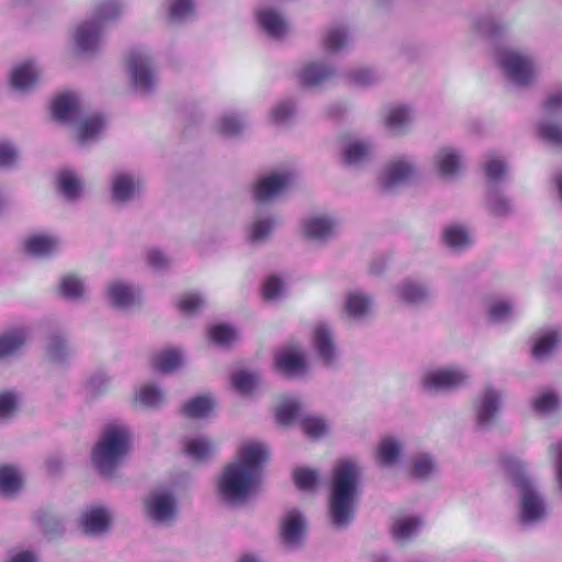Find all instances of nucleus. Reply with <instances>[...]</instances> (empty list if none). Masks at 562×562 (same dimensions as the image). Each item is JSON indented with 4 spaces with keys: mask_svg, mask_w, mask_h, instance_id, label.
Here are the masks:
<instances>
[{
    "mask_svg": "<svg viewBox=\"0 0 562 562\" xmlns=\"http://www.w3.org/2000/svg\"><path fill=\"white\" fill-rule=\"evenodd\" d=\"M270 458L269 446L258 439L241 440L231 458L216 473L213 492L226 506L244 505L256 492L263 465Z\"/></svg>",
    "mask_w": 562,
    "mask_h": 562,
    "instance_id": "obj_1",
    "label": "nucleus"
},
{
    "mask_svg": "<svg viewBox=\"0 0 562 562\" xmlns=\"http://www.w3.org/2000/svg\"><path fill=\"white\" fill-rule=\"evenodd\" d=\"M361 463L351 458L337 460L329 474L327 506L330 521L341 528L353 518L361 494Z\"/></svg>",
    "mask_w": 562,
    "mask_h": 562,
    "instance_id": "obj_2",
    "label": "nucleus"
},
{
    "mask_svg": "<svg viewBox=\"0 0 562 562\" xmlns=\"http://www.w3.org/2000/svg\"><path fill=\"white\" fill-rule=\"evenodd\" d=\"M499 465L517 492V519L524 526L544 521L551 507L537 482L530 475L529 464L519 457L504 454Z\"/></svg>",
    "mask_w": 562,
    "mask_h": 562,
    "instance_id": "obj_3",
    "label": "nucleus"
},
{
    "mask_svg": "<svg viewBox=\"0 0 562 562\" xmlns=\"http://www.w3.org/2000/svg\"><path fill=\"white\" fill-rule=\"evenodd\" d=\"M494 64L512 87L528 89L537 85L540 70L536 57L528 50L504 46L494 53Z\"/></svg>",
    "mask_w": 562,
    "mask_h": 562,
    "instance_id": "obj_4",
    "label": "nucleus"
},
{
    "mask_svg": "<svg viewBox=\"0 0 562 562\" xmlns=\"http://www.w3.org/2000/svg\"><path fill=\"white\" fill-rule=\"evenodd\" d=\"M131 442L132 432L127 425H106L92 450V464L101 474H112L130 451Z\"/></svg>",
    "mask_w": 562,
    "mask_h": 562,
    "instance_id": "obj_5",
    "label": "nucleus"
},
{
    "mask_svg": "<svg viewBox=\"0 0 562 562\" xmlns=\"http://www.w3.org/2000/svg\"><path fill=\"white\" fill-rule=\"evenodd\" d=\"M123 68L130 87L142 97L153 94L159 86V74L153 50L135 46L123 56Z\"/></svg>",
    "mask_w": 562,
    "mask_h": 562,
    "instance_id": "obj_6",
    "label": "nucleus"
},
{
    "mask_svg": "<svg viewBox=\"0 0 562 562\" xmlns=\"http://www.w3.org/2000/svg\"><path fill=\"white\" fill-rule=\"evenodd\" d=\"M471 379L465 366L450 362L424 368L418 378V386L428 395L448 394L464 389Z\"/></svg>",
    "mask_w": 562,
    "mask_h": 562,
    "instance_id": "obj_7",
    "label": "nucleus"
},
{
    "mask_svg": "<svg viewBox=\"0 0 562 562\" xmlns=\"http://www.w3.org/2000/svg\"><path fill=\"white\" fill-rule=\"evenodd\" d=\"M144 192V181L134 171L117 169L108 180V198L116 209H126L138 202Z\"/></svg>",
    "mask_w": 562,
    "mask_h": 562,
    "instance_id": "obj_8",
    "label": "nucleus"
},
{
    "mask_svg": "<svg viewBox=\"0 0 562 562\" xmlns=\"http://www.w3.org/2000/svg\"><path fill=\"white\" fill-rule=\"evenodd\" d=\"M307 529L308 519L306 514L296 506H289L282 510L278 519V542L284 550H300L304 544Z\"/></svg>",
    "mask_w": 562,
    "mask_h": 562,
    "instance_id": "obj_9",
    "label": "nucleus"
},
{
    "mask_svg": "<svg viewBox=\"0 0 562 562\" xmlns=\"http://www.w3.org/2000/svg\"><path fill=\"white\" fill-rule=\"evenodd\" d=\"M311 348L319 363L329 370H336L341 363V352L336 339L334 327L318 321L310 329Z\"/></svg>",
    "mask_w": 562,
    "mask_h": 562,
    "instance_id": "obj_10",
    "label": "nucleus"
},
{
    "mask_svg": "<svg viewBox=\"0 0 562 562\" xmlns=\"http://www.w3.org/2000/svg\"><path fill=\"white\" fill-rule=\"evenodd\" d=\"M311 362L304 347L289 341L279 347L273 356V369L289 379H301L311 372Z\"/></svg>",
    "mask_w": 562,
    "mask_h": 562,
    "instance_id": "obj_11",
    "label": "nucleus"
},
{
    "mask_svg": "<svg viewBox=\"0 0 562 562\" xmlns=\"http://www.w3.org/2000/svg\"><path fill=\"white\" fill-rule=\"evenodd\" d=\"M177 514V499L169 488H155L143 499V515L154 525L168 526L176 520Z\"/></svg>",
    "mask_w": 562,
    "mask_h": 562,
    "instance_id": "obj_12",
    "label": "nucleus"
},
{
    "mask_svg": "<svg viewBox=\"0 0 562 562\" xmlns=\"http://www.w3.org/2000/svg\"><path fill=\"white\" fill-rule=\"evenodd\" d=\"M504 392L493 383H485L472 400V413L480 428L494 425L502 409Z\"/></svg>",
    "mask_w": 562,
    "mask_h": 562,
    "instance_id": "obj_13",
    "label": "nucleus"
},
{
    "mask_svg": "<svg viewBox=\"0 0 562 562\" xmlns=\"http://www.w3.org/2000/svg\"><path fill=\"white\" fill-rule=\"evenodd\" d=\"M296 172L290 167H280L260 176L252 184V198L257 202L268 203L282 193L294 182Z\"/></svg>",
    "mask_w": 562,
    "mask_h": 562,
    "instance_id": "obj_14",
    "label": "nucleus"
},
{
    "mask_svg": "<svg viewBox=\"0 0 562 562\" xmlns=\"http://www.w3.org/2000/svg\"><path fill=\"white\" fill-rule=\"evenodd\" d=\"M19 247L26 257L47 260L59 255L63 248V238L56 232L38 229L25 234L21 238Z\"/></svg>",
    "mask_w": 562,
    "mask_h": 562,
    "instance_id": "obj_15",
    "label": "nucleus"
},
{
    "mask_svg": "<svg viewBox=\"0 0 562 562\" xmlns=\"http://www.w3.org/2000/svg\"><path fill=\"white\" fill-rule=\"evenodd\" d=\"M42 76L43 68L37 59H20L8 71V88L15 95H27L38 86Z\"/></svg>",
    "mask_w": 562,
    "mask_h": 562,
    "instance_id": "obj_16",
    "label": "nucleus"
},
{
    "mask_svg": "<svg viewBox=\"0 0 562 562\" xmlns=\"http://www.w3.org/2000/svg\"><path fill=\"white\" fill-rule=\"evenodd\" d=\"M341 225L339 215L331 211H319L305 216L300 223V235L307 240L327 243L334 238Z\"/></svg>",
    "mask_w": 562,
    "mask_h": 562,
    "instance_id": "obj_17",
    "label": "nucleus"
},
{
    "mask_svg": "<svg viewBox=\"0 0 562 562\" xmlns=\"http://www.w3.org/2000/svg\"><path fill=\"white\" fill-rule=\"evenodd\" d=\"M419 167L416 157L397 155L391 157L382 167L379 181L385 189H393L417 178Z\"/></svg>",
    "mask_w": 562,
    "mask_h": 562,
    "instance_id": "obj_18",
    "label": "nucleus"
},
{
    "mask_svg": "<svg viewBox=\"0 0 562 562\" xmlns=\"http://www.w3.org/2000/svg\"><path fill=\"white\" fill-rule=\"evenodd\" d=\"M103 43V27L97 21L89 18L76 24L69 33V44L71 48L85 56L97 54Z\"/></svg>",
    "mask_w": 562,
    "mask_h": 562,
    "instance_id": "obj_19",
    "label": "nucleus"
},
{
    "mask_svg": "<svg viewBox=\"0 0 562 562\" xmlns=\"http://www.w3.org/2000/svg\"><path fill=\"white\" fill-rule=\"evenodd\" d=\"M168 393L158 382L144 381L133 386L127 396L128 405L139 411H158L166 403Z\"/></svg>",
    "mask_w": 562,
    "mask_h": 562,
    "instance_id": "obj_20",
    "label": "nucleus"
},
{
    "mask_svg": "<svg viewBox=\"0 0 562 562\" xmlns=\"http://www.w3.org/2000/svg\"><path fill=\"white\" fill-rule=\"evenodd\" d=\"M375 302L371 293L362 289L348 290L341 303V316L352 323H363L374 313Z\"/></svg>",
    "mask_w": 562,
    "mask_h": 562,
    "instance_id": "obj_21",
    "label": "nucleus"
},
{
    "mask_svg": "<svg viewBox=\"0 0 562 562\" xmlns=\"http://www.w3.org/2000/svg\"><path fill=\"white\" fill-rule=\"evenodd\" d=\"M436 173L445 180H453L463 170L464 155L461 147L453 144L439 146L431 159Z\"/></svg>",
    "mask_w": 562,
    "mask_h": 562,
    "instance_id": "obj_22",
    "label": "nucleus"
},
{
    "mask_svg": "<svg viewBox=\"0 0 562 562\" xmlns=\"http://www.w3.org/2000/svg\"><path fill=\"white\" fill-rule=\"evenodd\" d=\"M103 292L108 304L116 310H132L143 300L142 288L120 279L109 281Z\"/></svg>",
    "mask_w": 562,
    "mask_h": 562,
    "instance_id": "obj_23",
    "label": "nucleus"
},
{
    "mask_svg": "<svg viewBox=\"0 0 562 562\" xmlns=\"http://www.w3.org/2000/svg\"><path fill=\"white\" fill-rule=\"evenodd\" d=\"M415 121V109L408 103L392 104L381 114L383 128L392 136L400 137L409 133Z\"/></svg>",
    "mask_w": 562,
    "mask_h": 562,
    "instance_id": "obj_24",
    "label": "nucleus"
},
{
    "mask_svg": "<svg viewBox=\"0 0 562 562\" xmlns=\"http://www.w3.org/2000/svg\"><path fill=\"white\" fill-rule=\"evenodd\" d=\"M374 144L370 138L349 137L340 146L339 159L344 167L360 169L373 156Z\"/></svg>",
    "mask_w": 562,
    "mask_h": 562,
    "instance_id": "obj_25",
    "label": "nucleus"
},
{
    "mask_svg": "<svg viewBox=\"0 0 562 562\" xmlns=\"http://www.w3.org/2000/svg\"><path fill=\"white\" fill-rule=\"evenodd\" d=\"M32 327L25 322L7 325L0 331V360L19 353L31 340Z\"/></svg>",
    "mask_w": 562,
    "mask_h": 562,
    "instance_id": "obj_26",
    "label": "nucleus"
},
{
    "mask_svg": "<svg viewBox=\"0 0 562 562\" xmlns=\"http://www.w3.org/2000/svg\"><path fill=\"white\" fill-rule=\"evenodd\" d=\"M255 19L259 29L271 38L282 40L290 32L285 15L273 5H258L255 10Z\"/></svg>",
    "mask_w": 562,
    "mask_h": 562,
    "instance_id": "obj_27",
    "label": "nucleus"
},
{
    "mask_svg": "<svg viewBox=\"0 0 562 562\" xmlns=\"http://www.w3.org/2000/svg\"><path fill=\"white\" fill-rule=\"evenodd\" d=\"M113 520L112 510L103 505H89L85 507L78 518V528L89 536H99L106 532Z\"/></svg>",
    "mask_w": 562,
    "mask_h": 562,
    "instance_id": "obj_28",
    "label": "nucleus"
},
{
    "mask_svg": "<svg viewBox=\"0 0 562 562\" xmlns=\"http://www.w3.org/2000/svg\"><path fill=\"white\" fill-rule=\"evenodd\" d=\"M404 440L393 434L382 436L373 448V460L382 469L397 468L404 456Z\"/></svg>",
    "mask_w": 562,
    "mask_h": 562,
    "instance_id": "obj_29",
    "label": "nucleus"
},
{
    "mask_svg": "<svg viewBox=\"0 0 562 562\" xmlns=\"http://www.w3.org/2000/svg\"><path fill=\"white\" fill-rule=\"evenodd\" d=\"M149 366L160 374H173L187 366L186 350L182 346H165L150 355Z\"/></svg>",
    "mask_w": 562,
    "mask_h": 562,
    "instance_id": "obj_30",
    "label": "nucleus"
},
{
    "mask_svg": "<svg viewBox=\"0 0 562 562\" xmlns=\"http://www.w3.org/2000/svg\"><path fill=\"white\" fill-rule=\"evenodd\" d=\"M81 97L72 91L63 92L52 101V114L55 120L70 124L71 128L83 116Z\"/></svg>",
    "mask_w": 562,
    "mask_h": 562,
    "instance_id": "obj_31",
    "label": "nucleus"
},
{
    "mask_svg": "<svg viewBox=\"0 0 562 562\" xmlns=\"http://www.w3.org/2000/svg\"><path fill=\"white\" fill-rule=\"evenodd\" d=\"M182 451L184 456L194 463L209 462L218 451V442L215 438L195 434L183 439Z\"/></svg>",
    "mask_w": 562,
    "mask_h": 562,
    "instance_id": "obj_32",
    "label": "nucleus"
},
{
    "mask_svg": "<svg viewBox=\"0 0 562 562\" xmlns=\"http://www.w3.org/2000/svg\"><path fill=\"white\" fill-rule=\"evenodd\" d=\"M336 75V67L331 63L316 59L304 61L296 71V78L304 87L322 86Z\"/></svg>",
    "mask_w": 562,
    "mask_h": 562,
    "instance_id": "obj_33",
    "label": "nucleus"
},
{
    "mask_svg": "<svg viewBox=\"0 0 562 562\" xmlns=\"http://www.w3.org/2000/svg\"><path fill=\"white\" fill-rule=\"evenodd\" d=\"M278 225V220L270 213H256L245 226L247 243L260 246L268 243Z\"/></svg>",
    "mask_w": 562,
    "mask_h": 562,
    "instance_id": "obj_34",
    "label": "nucleus"
},
{
    "mask_svg": "<svg viewBox=\"0 0 562 562\" xmlns=\"http://www.w3.org/2000/svg\"><path fill=\"white\" fill-rule=\"evenodd\" d=\"M72 356L68 338L60 333L50 334L44 346V361L50 369L68 364Z\"/></svg>",
    "mask_w": 562,
    "mask_h": 562,
    "instance_id": "obj_35",
    "label": "nucleus"
},
{
    "mask_svg": "<svg viewBox=\"0 0 562 562\" xmlns=\"http://www.w3.org/2000/svg\"><path fill=\"white\" fill-rule=\"evenodd\" d=\"M561 396L552 389H541L528 398L529 411L540 418H550L561 411Z\"/></svg>",
    "mask_w": 562,
    "mask_h": 562,
    "instance_id": "obj_36",
    "label": "nucleus"
},
{
    "mask_svg": "<svg viewBox=\"0 0 562 562\" xmlns=\"http://www.w3.org/2000/svg\"><path fill=\"white\" fill-rule=\"evenodd\" d=\"M105 120L100 114H86L72 127V137L80 146L97 140L105 128Z\"/></svg>",
    "mask_w": 562,
    "mask_h": 562,
    "instance_id": "obj_37",
    "label": "nucleus"
},
{
    "mask_svg": "<svg viewBox=\"0 0 562 562\" xmlns=\"http://www.w3.org/2000/svg\"><path fill=\"white\" fill-rule=\"evenodd\" d=\"M302 402L299 396L282 394L276 397L272 412L274 423L281 427L289 428L299 418Z\"/></svg>",
    "mask_w": 562,
    "mask_h": 562,
    "instance_id": "obj_38",
    "label": "nucleus"
},
{
    "mask_svg": "<svg viewBox=\"0 0 562 562\" xmlns=\"http://www.w3.org/2000/svg\"><path fill=\"white\" fill-rule=\"evenodd\" d=\"M431 289L424 282L405 279L392 288L393 296L403 303L419 304L431 296Z\"/></svg>",
    "mask_w": 562,
    "mask_h": 562,
    "instance_id": "obj_39",
    "label": "nucleus"
},
{
    "mask_svg": "<svg viewBox=\"0 0 562 562\" xmlns=\"http://www.w3.org/2000/svg\"><path fill=\"white\" fill-rule=\"evenodd\" d=\"M352 41L351 32L345 24H330L322 33L321 45L325 52L335 55L346 49Z\"/></svg>",
    "mask_w": 562,
    "mask_h": 562,
    "instance_id": "obj_40",
    "label": "nucleus"
},
{
    "mask_svg": "<svg viewBox=\"0 0 562 562\" xmlns=\"http://www.w3.org/2000/svg\"><path fill=\"white\" fill-rule=\"evenodd\" d=\"M161 12L167 25L184 24L195 15V0H166Z\"/></svg>",
    "mask_w": 562,
    "mask_h": 562,
    "instance_id": "obj_41",
    "label": "nucleus"
},
{
    "mask_svg": "<svg viewBox=\"0 0 562 562\" xmlns=\"http://www.w3.org/2000/svg\"><path fill=\"white\" fill-rule=\"evenodd\" d=\"M56 181L59 192L67 201L74 202L85 196V181L76 170L69 168L60 170Z\"/></svg>",
    "mask_w": 562,
    "mask_h": 562,
    "instance_id": "obj_42",
    "label": "nucleus"
},
{
    "mask_svg": "<svg viewBox=\"0 0 562 562\" xmlns=\"http://www.w3.org/2000/svg\"><path fill=\"white\" fill-rule=\"evenodd\" d=\"M55 293L71 302L82 301L87 299L86 281L77 273L67 272L58 279Z\"/></svg>",
    "mask_w": 562,
    "mask_h": 562,
    "instance_id": "obj_43",
    "label": "nucleus"
},
{
    "mask_svg": "<svg viewBox=\"0 0 562 562\" xmlns=\"http://www.w3.org/2000/svg\"><path fill=\"white\" fill-rule=\"evenodd\" d=\"M518 308L510 297H492L485 304V315L490 323L506 324L515 318Z\"/></svg>",
    "mask_w": 562,
    "mask_h": 562,
    "instance_id": "obj_44",
    "label": "nucleus"
},
{
    "mask_svg": "<svg viewBox=\"0 0 562 562\" xmlns=\"http://www.w3.org/2000/svg\"><path fill=\"white\" fill-rule=\"evenodd\" d=\"M217 407V398L212 392H204L187 400L182 405V412L196 419L210 418Z\"/></svg>",
    "mask_w": 562,
    "mask_h": 562,
    "instance_id": "obj_45",
    "label": "nucleus"
},
{
    "mask_svg": "<svg viewBox=\"0 0 562 562\" xmlns=\"http://www.w3.org/2000/svg\"><path fill=\"white\" fill-rule=\"evenodd\" d=\"M441 238L445 246L457 252L465 250L473 244L471 231L460 223H451L443 227Z\"/></svg>",
    "mask_w": 562,
    "mask_h": 562,
    "instance_id": "obj_46",
    "label": "nucleus"
},
{
    "mask_svg": "<svg viewBox=\"0 0 562 562\" xmlns=\"http://www.w3.org/2000/svg\"><path fill=\"white\" fill-rule=\"evenodd\" d=\"M423 520L419 516L412 514H400L394 517L391 525L393 538L401 543L413 539L419 531Z\"/></svg>",
    "mask_w": 562,
    "mask_h": 562,
    "instance_id": "obj_47",
    "label": "nucleus"
},
{
    "mask_svg": "<svg viewBox=\"0 0 562 562\" xmlns=\"http://www.w3.org/2000/svg\"><path fill=\"white\" fill-rule=\"evenodd\" d=\"M24 474L13 464H0V495L12 498L23 488Z\"/></svg>",
    "mask_w": 562,
    "mask_h": 562,
    "instance_id": "obj_48",
    "label": "nucleus"
},
{
    "mask_svg": "<svg viewBox=\"0 0 562 562\" xmlns=\"http://www.w3.org/2000/svg\"><path fill=\"white\" fill-rule=\"evenodd\" d=\"M296 115V104L293 100L282 99L274 102L268 110L266 120L270 126L288 127Z\"/></svg>",
    "mask_w": 562,
    "mask_h": 562,
    "instance_id": "obj_49",
    "label": "nucleus"
},
{
    "mask_svg": "<svg viewBox=\"0 0 562 562\" xmlns=\"http://www.w3.org/2000/svg\"><path fill=\"white\" fill-rule=\"evenodd\" d=\"M302 432L311 440H323L331 434V423L319 414H305L300 418Z\"/></svg>",
    "mask_w": 562,
    "mask_h": 562,
    "instance_id": "obj_50",
    "label": "nucleus"
},
{
    "mask_svg": "<svg viewBox=\"0 0 562 562\" xmlns=\"http://www.w3.org/2000/svg\"><path fill=\"white\" fill-rule=\"evenodd\" d=\"M206 340L218 348H228L238 340V330L226 323L211 324L205 329Z\"/></svg>",
    "mask_w": 562,
    "mask_h": 562,
    "instance_id": "obj_51",
    "label": "nucleus"
},
{
    "mask_svg": "<svg viewBox=\"0 0 562 562\" xmlns=\"http://www.w3.org/2000/svg\"><path fill=\"white\" fill-rule=\"evenodd\" d=\"M179 313L192 316L202 312L207 305V297L201 291H186L177 295L173 302Z\"/></svg>",
    "mask_w": 562,
    "mask_h": 562,
    "instance_id": "obj_52",
    "label": "nucleus"
},
{
    "mask_svg": "<svg viewBox=\"0 0 562 562\" xmlns=\"http://www.w3.org/2000/svg\"><path fill=\"white\" fill-rule=\"evenodd\" d=\"M289 294L285 279L277 274L268 276L260 285L261 299L268 303H279L286 299Z\"/></svg>",
    "mask_w": 562,
    "mask_h": 562,
    "instance_id": "obj_53",
    "label": "nucleus"
},
{
    "mask_svg": "<svg viewBox=\"0 0 562 562\" xmlns=\"http://www.w3.org/2000/svg\"><path fill=\"white\" fill-rule=\"evenodd\" d=\"M482 166L485 179L491 186L502 182L507 175L505 157L497 151L486 153Z\"/></svg>",
    "mask_w": 562,
    "mask_h": 562,
    "instance_id": "obj_54",
    "label": "nucleus"
},
{
    "mask_svg": "<svg viewBox=\"0 0 562 562\" xmlns=\"http://www.w3.org/2000/svg\"><path fill=\"white\" fill-rule=\"evenodd\" d=\"M247 127L246 119L234 112H226L218 115L214 122V130L225 137L239 136Z\"/></svg>",
    "mask_w": 562,
    "mask_h": 562,
    "instance_id": "obj_55",
    "label": "nucleus"
},
{
    "mask_svg": "<svg viewBox=\"0 0 562 562\" xmlns=\"http://www.w3.org/2000/svg\"><path fill=\"white\" fill-rule=\"evenodd\" d=\"M295 487L305 493H314L321 485L318 469L310 465H297L292 470Z\"/></svg>",
    "mask_w": 562,
    "mask_h": 562,
    "instance_id": "obj_56",
    "label": "nucleus"
},
{
    "mask_svg": "<svg viewBox=\"0 0 562 562\" xmlns=\"http://www.w3.org/2000/svg\"><path fill=\"white\" fill-rule=\"evenodd\" d=\"M143 260L154 273L168 271L173 265L171 256L159 246L146 247L143 251Z\"/></svg>",
    "mask_w": 562,
    "mask_h": 562,
    "instance_id": "obj_57",
    "label": "nucleus"
},
{
    "mask_svg": "<svg viewBox=\"0 0 562 562\" xmlns=\"http://www.w3.org/2000/svg\"><path fill=\"white\" fill-rule=\"evenodd\" d=\"M229 382L237 394L249 397L258 387L259 378L252 371L240 369L232 373Z\"/></svg>",
    "mask_w": 562,
    "mask_h": 562,
    "instance_id": "obj_58",
    "label": "nucleus"
},
{
    "mask_svg": "<svg viewBox=\"0 0 562 562\" xmlns=\"http://www.w3.org/2000/svg\"><path fill=\"white\" fill-rule=\"evenodd\" d=\"M562 340V335L558 330H548L540 334L533 342L532 356L538 360L549 358Z\"/></svg>",
    "mask_w": 562,
    "mask_h": 562,
    "instance_id": "obj_59",
    "label": "nucleus"
},
{
    "mask_svg": "<svg viewBox=\"0 0 562 562\" xmlns=\"http://www.w3.org/2000/svg\"><path fill=\"white\" fill-rule=\"evenodd\" d=\"M536 133L539 138L551 146H562V123L559 120L542 117L536 125Z\"/></svg>",
    "mask_w": 562,
    "mask_h": 562,
    "instance_id": "obj_60",
    "label": "nucleus"
},
{
    "mask_svg": "<svg viewBox=\"0 0 562 562\" xmlns=\"http://www.w3.org/2000/svg\"><path fill=\"white\" fill-rule=\"evenodd\" d=\"M382 74L371 66H357L348 71L349 82L359 88L376 86L382 81Z\"/></svg>",
    "mask_w": 562,
    "mask_h": 562,
    "instance_id": "obj_61",
    "label": "nucleus"
},
{
    "mask_svg": "<svg viewBox=\"0 0 562 562\" xmlns=\"http://www.w3.org/2000/svg\"><path fill=\"white\" fill-rule=\"evenodd\" d=\"M438 472V464L432 456L419 453L412 458L409 473L419 480H428Z\"/></svg>",
    "mask_w": 562,
    "mask_h": 562,
    "instance_id": "obj_62",
    "label": "nucleus"
},
{
    "mask_svg": "<svg viewBox=\"0 0 562 562\" xmlns=\"http://www.w3.org/2000/svg\"><path fill=\"white\" fill-rule=\"evenodd\" d=\"M22 403V396L14 390L0 392V423H8L16 416Z\"/></svg>",
    "mask_w": 562,
    "mask_h": 562,
    "instance_id": "obj_63",
    "label": "nucleus"
},
{
    "mask_svg": "<svg viewBox=\"0 0 562 562\" xmlns=\"http://www.w3.org/2000/svg\"><path fill=\"white\" fill-rule=\"evenodd\" d=\"M112 389V379L105 373H94L86 382V395L90 400L99 398Z\"/></svg>",
    "mask_w": 562,
    "mask_h": 562,
    "instance_id": "obj_64",
    "label": "nucleus"
}]
</instances>
